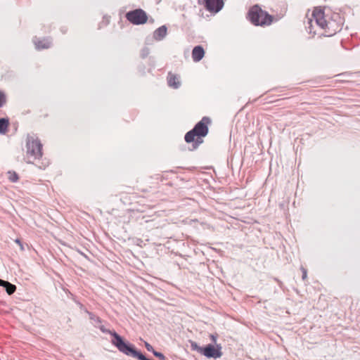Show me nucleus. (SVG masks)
I'll use <instances>...</instances> for the list:
<instances>
[{
  "label": "nucleus",
  "instance_id": "9",
  "mask_svg": "<svg viewBox=\"0 0 360 360\" xmlns=\"http://www.w3.org/2000/svg\"><path fill=\"white\" fill-rule=\"evenodd\" d=\"M34 43L37 49H48L51 46V41L48 39H44L42 40L34 39Z\"/></svg>",
  "mask_w": 360,
  "mask_h": 360
},
{
  "label": "nucleus",
  "instance_id": "8",
  "mask_svg": "<svg viewBox=\"0 0 360 360\" xmlns=\"http://www.w3.org/2000/svg\"><path fill=\"white\" fill-rule=\"evenodd\" d=\"M205 56L204 49L201 46L194 47L192 51V58L193 61L199 62Z\"/></svg>",
  "mask_w": 360,
  "mask_h": 360
},
{
  "label": "nucleus",
  "instance_id": "17",
  "mask_svg": "<svg viewBox=\"0 0 360 360\" xmlns=\"http://www.w3.org/2000/svg\"><path fill=\"white\" fill-rule=\"evenodd\" d=\"M6 103V96L4 94L0 91V108Z\"/></svg>",
  "mask_w": 360,
  "mask_h": 360
},
{
  "label": "nucleus",
  "instance_id": "14",
  "mask_svg": "<svg viewBox=\"0 0 360 360\" xmlns=\"http://www.w3.org/2000/svg\"><path fill=\"white\" fill-rule=\"evenodd\" d=\"M8 178L12 182H15L18 179V176L15 172H8Z\"/></svg>",
  "mask_w": 360,
  "mask_h": 360
},
{
  "label": "nucleus",
  "instance_id": "18",
  "mask_svg": "<svg viewBox=\"0 0 360 360\" xmlns=\"http://www.w3.org/2000/svg\"><path fill=\"white\" fill-rule=\"evenodd\" d=\"M154 355L158 357L160 360H167L164 354L159 352H154Z\"/></svg>",
  "mask_w": 360,
  "mask_h": 360
},
{
  "label": "nucleus",
  "instance_id": "7",
  "mask_svg": "<svg viewBox=\"0 0 360 360\" xmlns=\"http://www.w3.org/2000/svg\"><path fill=\"white\" fill-rule=\"evenodd\" d=\"M224 6L223 0H206L205 8L211 13H218Z\"/></svg>",
  "mask_w": 360,
  "mask_h": 360
},
{
  "label": "nucleus",
  "instance_id": "20",
  "mask_svg": "<svg viewBox=\"0 0 360 360\" xmlns=\"http://www.w3.org/2000/svg\"><path fill=\"white\" fill-rule=\"evenodd\" d=\"M302 278L304 280L307 278V270L304 268H302Z\"/></svg>",
  "mask_w": 360,
  "mask_h": 360
},
{
  "label": "nucleus",
  "instance_id": "10",
  "mask_svg": "<svg viewBox=\"0 0 360 360\" xmlns=\"http://www.w3.org/2000/svg\"><path fill=\"white\" fill-rule=\"evenodd\" d=\"M167 34V27L165 25H162L155 30L153 32V37L155 40H162Z\"/></svg>",
  "mask_w": 360,
  "mask_h": 360
},
{
  "label": "nucleus",
  "instance_id": "22",
  "mask_svg": "<svg viewBox=\"0 0 360 360\" xmlns=\"http://www.w3.org/2000/svg\"><path fill=\"white\" fill-rule=\"evenodd\" d=\"M15 242H16L17 243H18V244L20 245L21 249H22V245H21V243H20V240H15Z\"/></svg>",
  "mask_w": 360,
  "mask_h": 360
},
{
  "label": "nucleus",
  "instance_id": "2",
  "mask_svg": "<svg viewBox=\"0 0 360 360\" xmlns=\"http://www.w3.org/2000/svg\"><path fill=\"white\" fill-rule=\"evenodd\" d=\"M211 120L207 117H204L198 122L194 128L186 134L185 141L192 144V148H197L203 142V138L208 134V125Z\"/></svg>",
  "mask_w": 360,
  "mask_h": 360
},
{
  "label": "nucleus",
  "instance_id": "13",
  "mask_svg": "<svg viewBox=\"0 0 360 360\" xmlns=\"http://www.w3.org/2000/svg\"><path fill=\"white\" fill-rule=\"evenodd\" d=\"M8 125V120L5 118L0 119V134H5Z\"/></svg>",
  "mask_w": 360,
  "mask_h": 360
},
{
  "label": "nucleus",
  "instance_id": "15",
  "mask_svg": "<svg viewBox=\"0 0 360 360\" xmlns=\"http://www.w3.org/2000/svg\"><path fill=\"white\" fill-rule=\"evenodd\" d=\"M89 319L94 321L93 323L94 325L101 323V319L99 317H98V316H95L94 314L89 313Z\"/></svg>",
  "mask_w": 360,
  "mask_h": 360
},
{
  "label": "nucleus",
  "instance_id": "5",
  "mask_svg": "<svg viewBox=\"0 0 360 360\" xmlns=\"http://www.w3.org/2000/svg\"><path fill=\"white\" fill-rule=\"evenodd\" d=\"M192 347L208 358H219L222 354L221 347L219 345L214 347L212 345H208L205 347H198L196 343H193Z\"/></svg>",
  "mask_w": 360,
  "mask_h": 360
},
{
  "label": "nucleus",
  "instance_id": "11",
  "mask_svg": "<svg viewBox=\"0 0 360 360\" xmlns=\"http://www.w3.org/2000/svg\"><path fill=\"white\" fill-rule=\"evenodd\" d=\"M0 286L4 287L8 295L13 294L16 290V286L15 285L1 279H0Z\"/></svg>",
  "mask_w": 360,
  "mask_h": 360
},
{
  "label": "nucleus",
  "instance_id": "19",
  "mask_svg": "<svg viewBox=\"0 0 360 360\" xmlns=\"http://www.w3.org/2000/svg\"><path fill=\"white\" fill-rule=\"evenodd\" d=\"M145 347L148 351L152 352L153 354L154 352H156L155 350H154L153 347L147 342H145Z\"/></svg>",
  "mask_w": 360,
  "mask_h": 360
},
{
  "label": "nucleus",
  "instance_id": "6",
  "mask_svg": "<svg viewBox=\"0 0 360 360\" xmlns=\"http://www.w3.org/2000/svg\"><path fill=\"white\" fill-rule=\"evenodd\" d=\"M127 19L134 25H141L146 22L147 15L142 9H135L129 11L126 15Z\"/></svg>",
  "mask_w": 360,
  "mask_h": 360
},
{
  "label": "nucleus",
  "instance_id": "23",
  "mask_svg": "<svg viewBox=\"0 0 360 360\" xmlns=\"http://www.w3.org/2000/svg\"><path fill=\"white\" fill-rule=\"evenodd\" d=\"M148 54V52H144V53H143V57H145L146 56H147Z\"/></svg>",
  "mask_w": 360,
  "mask_h": 360
},
{
  "label": "nucleus",
  "instance_id": "16",
  "mask_svg": "<svg viewBox=\"0 0 360 360\" xmlns=\"http://www.w3.org/2000/svg\"><path fill=\"white\" fill-rule=\"evenodd\" d=\"M98 323L95 324V326H96V327L99 328H100V330H101L103 333H110V334H111V335L113 336V333H114L115 332H111L110 330H109L106 329L103 326H102V325L99 326V325H98Z\"/></svg>",
  "mask_w": 360,
  "mask_h": 360
},
{
  "label": "nucleus",
  "instance_id": "1",
  "mask_svg": "<svg viewBox=\"0 0 360 360\" xmlns=\"http://www.w3.org/2000/svg\"><path fill=\"white\" fill-rule=\"evenodd\" d=\"M314 22L323 30L326 36H333L342 30L344 18L340 13L330 9L316 7L313 10L311 18L307 22L309 32L316 34L317 31L314 27Z\"/></svg>",
  "mask_w": 360,
  "mask_h": 360
},
{
  "label": "nucleus",
  "instance_id": "4",
  "mask_svg": "<svg viewBox=\"0 0 360 360\" xmlns=\"http://www.w3.org/2000/svg\"><path fill=\"white\" fill-rule=\"evenodd\" d=\"M27 155L34 160L39 159L42 155V145L37 137L28 136L27 138Z\"/></svg>",
  "mask_w": 360,
  "mask_h": 360
},
{
  "label": "nucleus",
  "instance_id": "12",
  "mask_svg": "<svg viewBox=\"0 0 360 360\" xmlns=\"http://www.w3.org/2000/svg\"><path fill=\"white\" fill-rule=\"evenodd\" d=\"M167 82L168 85L174 89H177L179 86L178 78L176 77V75L172 74L171 72H169L168 75Z\"/></svg>",
  "mask_w": 360,
  "mask_h": 360
},
{
  "label": "nucleus",
  "instance_id": "24",
  "mask_svg": "<svg viewBox=\"0 0 360 360\" xmlns=\"http://www.w3.org/2000/svg\"><path fill=\"white\" fill-rule=\"evenodd\" d=\"M148 54V52H144V53H143V57H145L146 56H147Z\"/></svg>",
  "mask_w": 360,
  "mask_h": 360
},
{
  "label": "nucleus",
  "instance_id": "21",
  "mask_svg": "<svg viewBox=\"0 0 360 360\" xmlns=\"http://www.w3.org/2000/svg\"><path fill=\"white\" fill-rule=\"evenodd\" d=\"M210 338H211V339L212 340V341H213L214 342H216V340H217L216 336H214V335H210Z\"/></svg>",
  "mask_w": 360,
  "mask_h": 360
},
{
  "label": "nucleus",
  "instance_id": "3",
  "mask_svg": "<svg viewBox=\"0 0 360 360\" xmlns=\"http://www.w3.org/2000/svg\"><path fill=\"white\" fill-rule=\"evenodd\" d=\"M248 20L256 26H269L273 22V16L265 11H263L259 6H252L248 13Z\"/></svg>",
  "mask_w": 360,
  "mask_h": 360
}]
</instances>
